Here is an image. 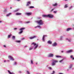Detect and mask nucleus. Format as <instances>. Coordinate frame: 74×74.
<instances>
[{
  "label": "nucleus",
  "mask_w": 74,
  "mask_h": 74,
  "mask_svg": "<svg viewBox=\"0 0 74 74\" xmlns=\"http://www.w3.org/2000/svg\"><path fill=\"white\" fill-rule=\"evenodd\" d=\"M27 73L28 74H30V73H29V72L28 71H27Z\"/></svg>",
  "instance_id": "obj_33"
},
{
  "label": "nucleus",
  "mask_w": 74,
  "mask_h": 74,
  "mask_svg": "<svg viewBox=\"0 0 74 74\" xmlns=\"http://www.w3.org/2000/svg\"><path fill=\"white\" fill-rule=\"evenodd\" d=\"M72 67V66H71L69 67V69H71Z\"/></svg>",
  "instance_id": "obj_37"
},
{
  "label": "nucleus",
  "mask_w": 74,
  "mask_h": 74,
  "mask_svg": "<svg viewBox=\"0 0 74 74\" xmlns=\"http://www.w3.org/2000/svg\"><path fill=\"white\" fill-rule=\"evenodd\" d=\"M29 22H26V23H29Z\"/></svg>",
  "instance_id": "obj_45"
},
{
  "label": "nucleus",
  "mask_w": 74,
  "mask_h": 74,
  "mask_svg": "<svg viewBox=\"0 0 74 74\" xmlns=\"http://www.w3.org/2000/svg\"><path fill=\"white\" fill-rule=\"evenodd\" d=\"M57 45V43L56 42H54L53 45V47H55Z\"/></svg>",
  "instance_id": "obj_12"
},
{
  "label": "nucleus",
  "mask_w": 74,
  "mask_h": 74,
  "mask_svg": "<svg viewBox=\"0 0 74 74\" xmlns=\"http://www.w3.org/2000/svg\"><path fill=\"white\" fill-rule=\"evenodd\" d=\"M57 12V11H54L53 12V13H54V14H56Z\"/></svg>",
  "instance_id": "obj_30"
},
{
  "label": "nucleus",
  "mask_w": 74,
  "mask_h": 74,
  "mask_svg": "<svg viewBox=\"0 0 74 74\" xmlns=\"http://www.w3.org/2000/svg\"><path fill=\"white\" fill-rule=\"evenodd\" d=\"M73 50H70L68 51L67 52L68 53H71V52H73Z\"/></svg>",
  "instance_id": "obj_14"
},
{
  "label": "nucleus",
  "mask_w": 74,
  "mask_h": 74,
  "mask_svg": "<svg viewBox=\"0 0 74 74\" xmlns=\"http://www.w3.org/2000/svg\"><path fill=\"white\" fill-rule=\"evenodd\" d=\"M63 59H62V60L60 61L59 62H60V63H61V62H62V61H63Z\"/></svg>",
  "instance_id": "obj_28"
},
{
  "label": "nucleus",
  "mask_w": 74,
  "mask_h": 74,
  "mask_svg": "<svg viewBox=\"0 0 74 74\" xmlns=\"http://www.w3.org/2000/svg\"><path fill=\"white\" fill-rule=\"evenodd\" d=\"M38 27H39V28H40V29H41V26H40V25L38 26Z\"/></svg>",
  "instance_id": "obj_29"
},
{
  "label": "nucleus",
  "mask_w": 74,
  "mask_h": 74,
  "mask_svg": "<svg viewBox=\"0 0 74 74\" xmlns=\"http://www.w3.org/2000/svg\"><path fill=\"white\" fill-rule=\"evenodd\" d=\"M21 42V40H18V41H16V42H18V43Z\"/></svg>",
  "instance_id": "obj_27"
},
{
  "label": "nucleus",
  "mask_w": 74,
  "mask_h": 74,
  "mask_svg": "<svg viewBox=\"0 0 74 74\" xmlns=\"http://www.w3.org/2000/svg\"><path fill=\"white\" fill-rule=\"evenodd\" d=\"M73 7V6H71V8H72Z\"/></svg>",
  "instance_id": "obj_55"
},
{
  "label": "nucleus",
  "mask_w": 74,
  "mask_h": 74,
  "mask_svg": "<svg viewBox=\"0 0 74 74\" xmlns=\"http://www.w3.org/2000/svg\"><path fill=\"white\" fill-rule=\"evenodd\" d=\"M53 17V15L52 14H49L47 15V18H52Z\"/></svg>",
  "instance_id": "obj_5"
},
{
  "label": "nucleus",
  "mask_w": 74,
  "mask_h": 74,
  "mask_svg": "<svg viewBox=\"0 0 74 74\" xmlns=\"http://www.w3.org/2000/svg\"><path fill=\"white\" fill-rule=\"evenodd\" d=\"M25 47H26V46H25Z\"/></svg>",
  "instance_id": "obj_59"
},
{
  "label": "nucleus",
  "mask_w": 74,
  "mask_h": 74,
  "mask_svg": "<svg viewBox=\"0 0 74 74\" xmlns=\"http://www.w3.org/2000/svg\"><path fill=\"white\" fill-rule=\"evenodd\" d=\"M52 41H51L50 40H49L48 42V43L49 44H52Z\"/></svg>",
  "instance_id": "obj_13"
},
{
  "label": "nucleus",
  "mask_w": 74,
  "mask_h": 74,
  "mask_svg": "<svg viewBox=\"0 0 74 74\" xmlns=\"http://www.w3.org/2000/svg\"><path fill=\"white\" fill-rule=\"evenodd\" d=\"M21 14H22L21 13H16V15H21Z\"/></svg>",
  "instance_id": "obj_16"
},
{
  "label": "nucleus",
  "mask_w": 74,
  "mask_h": 74,
  "mask_svg": "<svg viewBox=\"0 0 74 74\" xmlns=\"http://www.w3.org/2000/svg\"><path fill=\"white\" fill-rule=\"evenodd\" d=\"M31 4V2L28 1L27 2V4L26 5V6H29V5Z\"/></svg>",
  "instance_id": "obj_7"
},
{
  "label": "nucleus",
  "mask_w": 74,
  "mask_h": 74,
  "mask_svg": "<svg viewBox=\"0 0 74 74\" xmlns=\"http://www.w3.org/2000/svg\"><path fill=\"white\" fill-rule=\"evenodd\" d=\"M36 37V36H34L29 38V39L30 40H32V39H34V38H35Z\"/></svg>",
  "instance_id": "obj_8"
},
{
  "label": "nucleus",
  "mask_w": 74,
  "mask_h": 74,
  "mask_svg": "<svg viewBox=\"0 0 74 74\" xmlns=\"http://www.w3.org/2000/svg\"><path fill=\"white\" fill-rule=\"evenodd\" d=\"M25 14L27 15H28V16H29V15H32V13H26Z\"/></svg>",
  "instance_id": "obj_10"
},
{
  "label": "nucleus",
  "mask_w": 74,
  "mask_h": 74,
  "mask_svg": "<svg viewBox=\"0 0 74 74\" xmlns=\"http://www.w3.org/2000/svg\"><path fill=\"white\" fill-rule=\"evenodd\" d=\"M66 40H68V39H66Z\"/></svg>",
  "instance_id": "obj_58"
},
{
  "label": "nucleus",
  "mask_w": 74,
  "mask_h": 74,
  "mask_svg": "<svg viewBox=\"0 0 74 74\" xmlns=\"http://www.w3.org/2000/svg\"><path fill=\"white\" fill-rule=\"evenodd\" d=\"M65 0V1H67V0Z\"/></svg>",
  "instance_id": "obj_50"
},
{
  "label": "nucleus",
  "mask_w": 74,
  "mask_h": 74,
  "mask_svg": "<svg viewBox=\"0 0 74 74\" xmlns=\"http://www.w3.org/2000/svg\"><path fill=\"white\" fill-rule=\"evenodd\" d=\"M59 74H63V73H59Z\"/></svg>",
  "instance_id": "obj_44"
},
{
  "label": "nucleus",
  "mask_w": 74,
  "mask_h": 74,
  "mask_svg": "<svg viewBox=\"0 0 74 74\" xmlns=\"http://www.w3.org/2000/svg\"><path fill=\"white\" fill-rule=\"evenodd\" d=\"M14 64H16V62H14Z\"/></svg>",
  "instance_id": "obj_39"
},
{
  "label": "nucleus",
  "mask_w": 74,
  "mask_h": 74,
  "mask_svg": "<svg viewBox=\"0 0 74 74\" xmlns=\"http://www.w3.org/2000/svg\"><path fill=\"white\" fill-rule=\"evenodd\" d=\"M45 38V36L44 35L42 38V40H43V41H45V40L44 39Z\"/></svg>",
  "instance_id": "obj_15"
},
{
  "label": "nucleus",
  "mask_w": 74,
  "mask_h": 74,
  "mask_svg": "<svg viewBox=\"0 0 74 74\" xmlns=\"http://www.w3.org/2000/svg\"><path fill=\"white\" fill-rule=\"evenodd\" d=\"M33 49L32 48H29V50H32Z\"/></svg>",
  "instance_id": "obj_34"
},
{
  "label": "nucleus",
  "mask_w": 74,
  "mask_h": 74,
  "mask_svg": "<svg viewBox=\"0 0 74 74\" xmlns=\"http://www.w3.org/2000/svg\"><path fill=\"white\" fill-rule=\"evenodd\" d=\"M36 22L38 23L39 25H43L44 24V21L42 20H40L39 21H37Z\"/></svg>",
  "instance_id": "obj_1"
},
{
  "label": "nucleus",
  "mask_w": 74,
  "mask_h": 74,
  "mask_svg": "<svg viewBox=\"0 0 74 74\" xmlns=\"http://www.w3.org/2000/svg\"><path fill=\"white\" fill-rule=\"evenodd\" d=\"M38 27V26H37L36 27H35V28H36V27Z\"/></svg>",
  "instance_id": "obj_46"
},
{
  "label": "nucleus",
  "mask_w": 74,
  "mask_h": 74,
  "mask_svg": "<svg viewBox=\"0 0 74 74\" xmlns=\"http://www.w3.org/2000/svg\"><path fill=\"white\" fill-rule=\"evenodd\" d=\"M25 27H23L22 28H20L19 30L21 31L19 32V34H21V33H22L23 32V30H25Z\"/></svg>",
  "instance_id": "obj_4"
},
{
  "label": "nucleus",
  "mask_w": 74,
  "mask_h": 74,
  "mask_svg": "<svg viewBox=\"0 0 74 74\" xmlns=\"http://www.w3.org/2000/svg\"><path fill=\"white\" fill-rule=\"evenodd\" d=\"M8 72L9 74H13V73L11 72H10V71L8 70Z\"/></svg>",
  "instance_id": "obj_18"
},
{
  "label": "nucleus",
  "mask_w": 74,
  "mask_h": 74,
  "mask_svg": "<svg viewBox=\"0 0 74 74\" xmlns=\"http://www.w3.org/2000/svg\"><path fill=\"white\" fill-rule=\"evenodd\" d=\"M49 69H50L51 70V69H52V68H51V67H49Z\"/></svg>",
  "instance_id": "obj_38"
},
{
  "label": "nucleus",
  "mask_w": 74,
  "mask_h": 74,
  "mask_svg": "<svg viewBox=\"0 0 74 74\" xmlns=\"http://www.w3.org/2000/svg\"><path fill=\"white\" fill-rule=\"evenodd\" d=\"M10 15H11V13H10L9 14H7L6 15V16H9Z\"/></svg>",
  "instance_id": "obj_17"
},
{
  "label": "nucleus",
  "mask_w": 74,
  "mask_h": 74,
  "mask_svg": "<svg viewBox=\"0 0 74 74\" xmlns=\"http://www.w3.org/2000/svg\"><path fill=\"white\" fill-rule=\"evenodd\" d=\"M12 35L11 34L9 35L8 36V38H10L11 37V36Z\"/></svg>",
  "instance_id": "obj_26"
},
{
  "label": "nucleus",
  "mask_w": 74,
  "mask_h": 74,
  "mask_svg": "<svg viewBox=\"0 0 74 74\" xmlns=\"http://www.w3.org/2000/svg\"><path fill=\"white\" fill-rule=\"evenodd\" d=\"M37 40H38V39H37Z\"/></svg>",
  "instance_id": "obj_56"
},
{
  "label": "nucleus",
  "mask_w": 74,
  "mask_h": 74,
  "mask_svg": "<svg viewBox=\"0 0 74 74\" xmlns=\"http://www.w3.org/2000/svg\"><path fill=\"white\" fill-rule=\"evenodd\" d=\"M34 8V7L33 6H31L29 7V8Z\"/></svg>",
  "instance_id": "obj_23"
},
{
  "label": "nucleus",
  "mask_w": 74,
  "mask_h": 74,
  "mask_svg": "<svg viewBox=\"0 0 74 74\" xmlns=\"http://www.w3.org/2000/svg\"><path fill=\"white\" fill-rule=\"evenodd\" d=\"M73 56H71V58H73Z\"/></svg>",
  "instance_id": "obj_36"
},
{
  "label": "nucleus",
  "mask_w": 74,
  "mask_h": 74,
  "mask_svg": "<svg viewBox=\"0 0 74 74\" xmlns=\"http://www.w3.org/2000/svg\"><path fill=\"white\" fill-rule=\"evenodd\" d=\"M8 62H10V61L9 60H8Z\"/></svg>",
  "instance_id": "obj_54"
},
{
  "label": "nucleus",
  "mask_w": 74,
  "mask_h": 74,
  "mask_svg": "<svg viewBox=\"0 0 74 74\" xmlns=\"http://www.w3.org/2000/svg\"><path fill=\"white\" fill-rule=\"evenodd\" d=\"M15 36H13L12 37V38L13 40H15Z\"/></svg>",
  "instance_id": "obj_24"
},
{
  "label": "nucleus",
  "mask_w": 74,
  "mask_h": 74,
  "mask_svg": "<svg viewBox=\"0 0 74 74\" xmlns=\"http://www.w3.org/2000/svg\"><path fill=\"white\" fill-rule=\"evenodd\" d=\"M36 64H37V63H36Z\"/></svg>",
  "instance_id": "obj_57"
},
{
  "label": "nucleus",
  "mask_w": 74,
  "mask_h": 74,
  "mask_svg": "<svg viewBox=\"0 0 74 74\" xmlns=\"http://www.w3.org/2000/svg\"><path fill=\"white\" fill-rule=\"evenodd\" d=\"M20 0H17V1H20Z\"/></svg>",
  "instance_id": "obj_52"
},
{
  "label": "nucleus",
  "mask_w": 74,
  "mask_h": 74,
  "mask_svg": "<svg viewBox=\"0 0 74 74\" xmlns=\"http://www.w3.org/2000/svg\"><path fill=\"white\" fill-rule=\"evenodd\" d=\"M6 62V60H4V62Z\"/></svg>",
  "instance_id": "obj_49"
},
{
  "label": "nucleus",
  "mask_w": 74,
  "mask_h": 74,
  "mask_svg": "<svg viewBox=\"0 0 74 74\" xmlns=\"http://www.w3.org/2000/svg\"><path fill=\"white\" fill-rule=\"evenodd\" d=\"M1 21H0V23H1Z\"/></svg>",
  "instance_id": "obj_53"
},
{
  "label": "nucleus",
  "mask_w": 74,
  "mask_h": 74,
  "mask_svg": "<svg viewBox=\"0 0 74 74\" xmlns=\"http://www.w3.org/2000/svg\"><path fill=\"white\" fill-rule=\"evenodd\" d=\"M3 47H6V46H5V45H3Z\"/></svg>",
  "instance_id": "obj_42"
},
{
  "label": "nucleus",
  "mask_w": 74,
  "mask_h": 74,
  "mask_svg": "<svg viewBox=\"0 0 74 74\" xmlns=\"http://www.w3.org/2000/svg\"><path fill=\"white\" fill-rule=\"evenodd\" d=\"M16 29H17V28H15L14 29V30H16Z\"/></svg>",
  "instance_id": "obj_40"
},
{
  "label": "nucleus",
  "mask_w": 74,
  "mask_h": 74,
  "mask_svg": "<svg viewBox=\"0 0 74 74\" xmlns=\"http://www.w3.org/2000/svg\"><path fill=\"white\" fill-rule=\"evenodd\" d=\"M68 41L69 42H70V41H71V40H68Z\"/></svg>",
  "instance_id": "obj_41"
},
{
  "label": "nucleus",
  "mask_w": 74,
  "mask_h": 74,
  "mask_svg": "<svg viewBox=\"0 0 74 74\" xmlns=\"http://www.w3.org/2000/svg\"><path fill=\"white\" fill-rule=\"evenodd\" d=\"M68 6H67V5H66L64 7V8H67Z\"/></svg>",
  "instance_id": "obj_25"
},
{
  "label": "nucleus",
  "mask_w": 74,
  "mask_h": 74,
  "mask_svg": "<svg viewBox=\"0 0 74 74\" xmlns=\"http://www.w3.org/2000/svg\"><path fill=\"white\" fill-rule=\"evenodd\" d=\"M23 39H24V38H23L22 39V40H23Z\"/></svg>",
  "instance_id": "obj_51"
},
{
  "label": "nucleus",
  "mask_w": 74,
  "mask_h": 74,
  "mask_svg": "<svg viewBox=\"0 0 74 74\" xmlns=\"http://www.w3.org/2000/svg\"><path fill=\"white\" fill-rule=\"evenodd\" d=\"M41 17H40L38 18V19H41Z\"/></svg>",
  "instance_id": "obj_43"
},
{
  "label": "nucleus",
  "mask_w": 74,
  "mask_h": 74,
  "mask_svg": "<svg viewBox=\"0 0 74 74\" xmlns=\"http://www.w3.org/2000/svg\"><path fill=\"white\" fill-rule=\"evenodd\" d=\"M9 59H10V60H14V59L11 56H9L8 57Z\"/></svg>",
  "instance_id": "obj_9"
},
{
  "label": "nucleus",
  "mask_w": 74,
  "mask_h": 74,
  "mask_svg": "<svg viewBox=\"0 0 74 74\" xmlns=\"http://www.w3.org/2000/svg\"><path fill=\"white\" fill-rule=\"evenodd\" d=\"M71 30V28H69L67 29V31H69V30Z\"/></svg>",
  "instance_id": "obj_21"
},
{
  "label": "nucleus",
  "mask_w": 74,
  "mask_h": 74,
  "mask_svg": "<svg viewBox=\"0 0 74 74\" xmlns=\"http://www.w3.org/2000/svg\"><path fill=\"white\" fill-rule=\"evenodd\" d=\"M53 54L50 53L49 54L47 57L48 58H51V57H53Z\"/></svg>",
  "instance_id": "obj_6"
},
{
  "label": "nucleus",
  "mask_w": 74,
  "mask_h": 74,
  "mask_svg": "<svg viewBox=\"0 0 74 74\" xmlns=\"http://www.w3.org/2000/svg\"><path fill=\"white\" fill-rule=\"evenodd\" d=\"M53 73H52L51 74H53L55 73V71H53Z\"/></svg>",
  "instance_id": "obj_32"
},
{
  "label": "nucleus",
  "mask_w": 74,
  "mask_h": 74,
  "mask_svg": "<svg viewBox=\"0 0 74 74\" xmlns=\"http://www.w3.org/2000/svg\"><path fill=\"white\" fill-rule=\"evenodd\" d=\"M34 45V46H35V45H36L35 47L34 48V49H36V48H37L38 47V44H36V43H35L34 42H33L32 44L31 45Z\"/></svg>",
  "instance_id": "obj_2"
},
{
  "label": "nucleus",
  "mask_w": 74,
  "mask_h": 74,
  "mask_svg": "<svg viewBox=\"0 0 74 74\" xmlns=\"http://www.w3.org/2000/svg\"><path fill=\"white\" fill-rule=\"evenodd\" d=\"M53 10H54V9H53L51 10V12H52V11H53Z\"/></svg>",
  "instance_id": "obj_35"
},
{
  "label": "nucleus",
  "mask_w": 74,
  "mask_h": 74,
  "mask_svg": "<svg viewBox=\"0 0 74 74\" xmlns=\"http://www.w3.org/2000/svg\"><path fill=\"white\" fill-rule=\"evenodd\" d=\"M58 61L56 60H53L51 63L52 66H55L56 64V63L58 62Z\"/></svg>",
  "instance_id": "obj_3"
},
{
  "label": "nucleus",
  "mask_w": 74,
  "mask_h": 74,
  "mask_svg": "<svg viewBox=\"0 0 74 74\" xmlns=\"http://www.w3.org/2000/svg\"><path fill=\"white\" fill-rule=\"evenodd\" d=\"M42 17H44L45 18H48V15H44V14H43L42 15Z\"/></svg>",
  "instance_id": "obj_11"
},
{
  "label": "nucleus",
  "mask_w": 74,
  "mask_h": 74,
  "mask_svg": "<svg viewBox=\"0 0 74 74\" xmlns=\"http://www.w3.org/2000/svg\"><path fill=\"white\" fill-rule=\"evenodd\" d=\"M31 64H33V61L32 60L31 61Z\"/></svg>",
  "instance_id": "obj_31"
},
{
  "label": "nucleus",
  "mask_w": 74,
  "mask_h": 74,
  "mask_svg": "<svg viewBox=\"0 0 74 74\" xmlns=\"http://www.w3.org/2000/svg\"><path fill=\"white\" fill-rule=\"evenodd\" d=\"M19 9H18L16 10H15L14 11V12H16L17 11H19Z\"/></svg>",
  "instance_id": "obj_22"
},
{
  "label": "nucleus",
  "mask_w": 74,
  "mask_h": 74,
  "mask_svg": "<svg viewBox=\"0 0 74 74\" xmlns=\"http://www.w3.org/2000/svg\"><path fill=\"white\" fill-rule=\"evenodd\" d=\"M58 5V4H57V3H55V4H53V6H56V5Z\"/></svg>",
  "instance_id": "obj_20"
},
{
  "label": "nucleus",
  "mask_w": 74,
  "mask_h": 74,
  "mask_svg": "<svg viewBox=\"0 0 74 74\" xmlns=\"http://www.w3.org/2000/svg\"><path fill=\"white\" fill-rule=\"evenodd\" d=\"M10 9H12V7H10Z\"/></svg>",
  "instance_id": "obj_48"
},
{
  "label": "nucleus",
  "mask_w": 74,
  "mask_h": 74,
  "mask_svg": "<svg viewBox=\"0 0 74 74\" xmlns=\"http://www.w3.org/2000/svg\"><path fill=\"white\" fill-rule=\"evenodd\" d=\"M56 57L57 58H61V56H56Z\"/></svg>",
  "instance_id": "obj_19"
},
{
  "label": "nucleus",
  "mask_w": 74,
  "mask_h": 74,
  "mask_svg": "<svg viewBox=\"0 0 74 74\" xmlns=\"http://www.w3.org/2000/svg\"><path fill=\"white\" fill-rule=\"evenodd\" d=\"M63 52H64L63 51H61L62 53H63Z\"/></svg>",
  "instance_id": "obj_47"
}]
</instances>
